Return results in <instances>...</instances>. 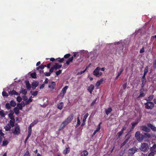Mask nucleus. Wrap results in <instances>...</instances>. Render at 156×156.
<instances>
[{
  "instance_id": "f257e3e1",
  "label": "nucleus",
  "mask_w": 156,
  "mask_h": 156,
  "mask_svg": "<svg viewBox=\"0 0 156 156\" xmlns=\"http://www.w3.org/2000/svg\"><path fill=\"white\" fill-rule=\"evenodd\" d=\"M135 136L139 141L141 142L144 140V135L141 134L140 131H137L136 133Z\"/></svg>"
},
{
  "instance_id": "f03ea898",
  "label": "nucleus",
  "mask_w": 156,
  "mask_h": 156,
  "mask_svg": "<svg viewBox=\"0 0 156 156\" xmlns=\"http://www.w3.org/2000/svg\"><path fill=\"white\" fill-rule=\"evenodd\" d=\"M100 69V68L97 67L94 71L93 74L96 77H99L102 75V73L99 72Z\"/></svg>"
},
{
  "instance_id": "7ed1b4c3",
  "label": "nucleus",
  "mask_w": 156,
  "mask_h": 156,
  "mask_svg": "<svg viewBox=\"0 0 156 156\" xmlns=\"http://www.w3.org/2000/svg\"><path fill=\"white\" fill-rule=\"evenodd\" d=\"M145 108L147 109H152L154 106V103L151 101H148L144 103Z\"/></svg>"
},
{
  "instance_id": "20e7f679",
  "label": "nucleus",
  "mask_w": 156,
  "mask_h": 156,
  "mask_svg": "<svg viewBox=\"0 0 156 156\" xmlns=\"http://www.w3.org/2000/svg\"><path fill=\"white\" fill-rule=\"evenodd\" d=\"M12 133L15 135H18L20 133V126H18L17 123L15 124L14 130L12 131Z\"/></svg>"
},
{
  "instance_id": "39448f33",
  "label": "nucleus",
  "mask_w": 156,
  "mask_h": 156,
  "mask_svg": "<svg viewBox=\"0 0 156 156\" xmlns=\"http://www.w3.org/2000/svg\"><path fill=\"white\" fill-rule=\"evenodd\" d=\"M123 48L122 46L119 49L117 48L116 50V54H117L118 53L120 56L122 57L124 56V51Z\"/></svg>"
},
{
  "instance_id": "423d86ee",
  "label": "nucleus",
  "mask_w": 156,
  "mask_h": 156,
  "mask_svg": "<svg viewBox=\"0 0 156 156\" xmlns=\"http://www.w3.org/2000/svg\"><path fill=\"white\" fill-rule=\"evenodd\" d=\"M140 149L143 151H147L149 149L148 144L146 143L142 144Z\"/></svg>"
},
{
  "instance_id": "0eeeda50",
  "label": "nucleus",
  "mask_w": 156,
  "mask_h": 156,
  "mask_svg": "<svg viewBox=\"0 0 156 156\" xmlns=\"http://www.w3.org/2000/svg\"><path fill=\"white\" fill-rule=\"evenodd\" d=\"M137 149L136 147H133L129 150L128 153L130 155H132L137 152Z\"/></svg>"
},
{
  "instance_id": "6e6552de",
  "label": "nucleus",
  "mask_w": 156,
  "mask_h": 156,
  "mask_svg": "<svg viewBox=\"0 0 156 156\" xmlns=\"http://www.w3.org/2000/svg\"><path fill=\"white\" fill-rule=\"evenodd\" d=\"M146 91L144 89H140V94L138 97L137 99H139L140 97H143L145 96Z\"/></svg>"
},
{
  "instance_id": "1a4fd4ad",
  "label": "nucleus",
  "mask_w": 156,
  "mask_h": 156,
  "mask_svg": "<svg viewBox=\"0 0 156 156\" xmlns=\"http://www.w3.org/2000/svg\"><path fill=\"white\" fill-rule=\"evenodd\" d=\"M68 88V87L67 86H66L64 88H63L61 91V95L62 98H63L65 94L66 90Z\"/></svg>"
},
{
  "instance_id": "9d476101",
  "label": "nucleus",
  "mask_w": 156,
  "mask_h": 156,
  "mask_svg": "<svg viewBox=\"0 0 156 156\" xmlns=\"http://www.w3.org/2000/svg\"><path fill=\"white\" fill-rule=\"evenodd\" d=\"M68 123L66 120L64 121L61 124L60 127L59 128V130H62L64 128L66 125L68 124Z\"/></svg>"
},
{
  "instance_id": "9b49d317",
  "label": "nucleus",
  "mask_w": 156,
  "mask_h": 156,
  "mask_svg": "<svg viewBox=\"0 0 156 156\" xmlns=\"http://www.w3.org/2000/svg\"><path fill=\"white\" fill-rule=\"evenodd\" d=\"M45 67H46V65H41L39 66L38 67H37L36 69L39 71V73H41L42 72L43 73L44 71H42L41 70H39L40 69H43Z\"/></svg>"
},
{
  "instance_id": "f8f14e48",
  "label": "nucleus",
  "mask_w": 156,
  "mask_h": 156,
  "mask_svg": "<svg viewBox=\"0 0 156 156\" xmlns=\"http://www.w3.org/2000/svg\"><path fill=\"white\" fill-rule=\"evenodd\" d=\"M147 126L148 127L150 128L152 131H156V127L152 124L150 123H148L147 124Z\"/></svg>"
},
{
  "instance_id": "ddd939ff",
  "label": "nucleus",
  "mask_w": 156,
  "mask_h": 156,
  "mask_svg": "<svg viewBox=\"0 0 156 156\" xmlns=\"http://www.w3.org/2000/svg\"><path fill=\"white\" fill-rule=\"evenodd\" d=\"M141 129L144 131L149 132L150 131V129L146 126H141Z\"/></svg>"
},
{
  "instance_id": "4468645a",
  "label": "nucleus",
  "mask_w": 156,
  "mask_h": 156,
  "mask_svg": "<svg viewBox=\"0 0 156 156\" xmlns=\"http://www.w3.org/2000/svg\"><path fill=\"white\" fill-rule=\"evenodd\" d=\"M73 114H71L70 116H69L65 120L69 124L70 123L72 120L73 119Z\"/></svg>"
},
{
  "instance_id": "2eb2a0df",
  "label": "nucleus",
  "mask_w": 156,
  "mask_h": 156,
  "mask_svg": "<svg viewBox=\"0 0 156 156\" xmlns=\"http://www.w3.org/2000/svg\"><path fill=\"white\" fill-rule=\"evenodd\" d=\"M94 88V86L93 84H91L88 88L87 90L89 91L90 94H91Z\"/></svg>"
},
{
  "instance_id": "dca6fc26",
  "label": "nucleus",
  "mask_w": 156,
  "mask_h": 156,
  "mask_svg": "<svg viewBox=\"0 0 156 156\" xmlns=\"http://www.w3.org/2000/svg\"><path fill=\"white\" fill-rule=\"evenodd\" d=\"M89 115L88 113H86L84 116L83 120V122L82 123L81 126H83L85 124V122L86 121V119Z\"/></svg>"
},
{
  "instance_id": "f3484780",
  "label": "nucleus",
  "mask_w": 156,
  "mask_h": 156,
  "mask_svg": "<svg viewBox=\"0 0 156 156\" xmlns=\"http://www.w3.org/2000/svg\"><path fill=\"white\" fill-rule=\"evenodd\" d=\"M39 83L38 81H35L33 82L31 85L33 89H34L38 85Z\"/></svg>"
},
{
  "instance_id": "a211bd4d",
  "label": "nucleus",
  "mask_w": 156,
  "mask_h": 156,
  "mask_svg": "<svg viewBox=\"0 0 156 156\" xmlns=\"http://www.w3.org/2000/svg\"><path fill=\"white\" fill-rule=\"evenodd\" d=\"M9 95L11 96H12L13 95H19L18 93L14 90L9 91Z\"/></svg>"
},
{
  "instance_id": "6ab92c4d",
  "label": "nucleus",
  "mask_w": 156,
  "mask_h": 156,
  "mask_svg": "<svg viewBox=\"0 0 156 156\" xmlns=\"http://www.w3.org/2000/svg\"><path fill=\"white\" fill-rule=\"evenodd\" d=\"M57 108L60 110H62L63 107V103L62 102H60L57 105Z\"/></svg>"
},
{
  "instance_id": "aec40b11",
  "label": "nucleus",
  "mask_w": 156,
  "mask_h": 156,
  "mask_svg": "<svg viewBox=\"0 0 156 156\" xmlns=\"http://www.w3.org/2000/svg\"><path fill=\"white\" fill-rule=\"evenodd\" d=\"M55 69H57L60 68L62 66V64H59L58 63H55V65L53 66Z\"/></svg>"
},
{
  "instance_id": "412c9836",
  "label": "nucleus",
  "mask_w": 156,
  "mask_h": 156,
  "mask_svg": "<svg viewBox=\"0 0 156 156\" xmlns=\"http://www.w3.org/2000/svg\"><path fill=\"white\" fill-rule=\"evenodd\" d=\"M151 152L154 153L156 150V144H154L153 146L150 148Z\"/></svg>"
},
{
  "instance_id": "4be33fe9",
  "label": "nucleus",
  "mask_w": 156,
  "mask_h": 156,
  "mask_svg": "<svg viewBox=\"0 0 156 156\" xmlns=\"http://www.w3.org/2000/svg\"><path fill=\"white\" fill-rule=\"evenodd\" d=\"M112 110V108L111 107H109L108 109H105V112L106 114L108 115Z\"/></svg>"
},
{
  "instance_id": "5701e85b",
  "label": "nucleus",
  "mask_w": 156,
  "mask_h": 156,
  "mask_svg": "<svg viewBox=\"0 0 156 156\" xmlns=\"http://www.w3.org/2000/svg\"><path fill=\"white\" fill-rule=\"evenodd\" d=\"M154 95H150L147 98H145L144 100L146 101L147 102L151 101L154 98Z\"/></svg>"
},
{
  "instance_id": "b1692460",
  "label": "nucleus",
  "mask_w": 156,
  "mask_h": 156,
  "mask_svg": "<svg viewBox=\"0 0 156 156\" xmlns=\"http://www.w3.org/2000/svg\"><path fill=\"white\" fill-rule=\"evenodd\" d=\"M88 154V152L86 150H84L80 153L81 156H87Z\"/></svg>"
},
{
  "instance_id": "393cba45",
  "label": "nucleus",
  "mask_w": 156,
  "mask_h": 156,
  "mask_svg": "<svg viewBox=\"0 0 156 156\" xmlns=\"http://www.w3.org/2000/svg\"><path fill=\"white\" fill-rule=\"evenodd\" d=\"M103 79H101L100 80H98L96 83L95 86L96 87H98L100 86L101 83L103 81Z\"/></svg>"
},
{
  "instance_id": "a878e982",
  "label": "nucleus",
  "mask_w": 156,
  "mask_h": 156,
  "mask_svg": "<svg viewBox=\"0 0 156 156\" xmlns=\"http://www.w3.org/2000/svg\"><path fill=\"white\" fill-rule=\"evenodd\" d=\"M70 152V148L69 147H66V148L63 151V153L65 154H66L68 153H69Z\"/></svg>"
},
{
  "instance_id": "bb28decb",
  "label": "nucleus",
  "mask_w": 156,
  "mask_h": 156,
  "mask_svg": "<svg viewBox=\"0 0 156 156\" xmlns=\"http://www.w3.org/2000/svg\"><path fill=\"white\" fill-rule=\"evenodd\" d=\"M11 126H10L9 124H8L7 125L5 126L4 128L5 130L6 131H8L10 130L11 129Z\"/></svg>"
},
{
  "instance_id": "cd10ccee",
  "label": "nucleus",
  "mask_w": 156,
  "mask_h": 156,
  "mask_svg": "<svg viewBox=\"0 0 156 156\" xmlns=\"http://www.w3.org/2000/svg\"><path fill=\"white\" fill-rule=\"evenodd\" d=\"M15 122V119L14 120H10L9 121V125L11 127H13L14 126V123Z\"/></svg>"
},
{
  "instance_id": "c85d7f7f",
  "label": "nucleus",
  "mask_w": 156,
  "mask_h": 156,
  "mask_svg": "<svg viewBox=\"0 0 156 156\" xmlns=\"http://www.w3.org/2000/svg\"><path fill=\"white\" fill-rule=\"evenodd\" d=\"M56 83L54 82H52L51 83V85L48 86V87L50 88L53 89L54 88L55 86Z\"/></svg>"
},
{
  "instance_id": "c756f323",
  "label": "nucleus",
  "mask_w": 156,
  "mask_h": 156,
  "mask_svg": "<svg viewBox=\"0 0 156 156\" xmlns=\"http://www.w3.org/2000/svg\"><path fill=\"white\" fill-rule=\"evenodd\" d=\"M137 122H133L132 123V124H131V125H132V128L130 130V131H129V132L128 133H127V134L126 136H127L128 135V133H129V132H130L131 131L134 129V128L135 126V125H137Z\"/></svg>"
},
{
  "instance_id": "7c9ffc66",
  "label": "nucleus",
  "mask_w": 156,
  "mask_h": 156,
  "mask_svg": "<svg viewBox=\"0 0 156 156\" xmlns=\"http://www.w3.org/2000/svg\"><path fill=\"white\" fill-rule=\"evenodd\" d=\"M144 136V139H146V138H149L151 136V135L148 133H145L144 135H143Z\"/></svg>"
},
{
  "instance_id": "2f4dec72",
  "label": "nucleus",
  "mask_w": 156,
  "mask_h": 156,
  "mask_svg": "<svg viewBox=\"0 0 156 156\" xmlns=\"http://www.w3.org/2000/svg\"><path fill=\"white\" fill-rule=\"evenodd\" d=\"M73 59V56L72 57H71L69 58L68 60L66 61V64H67V65H69V63L70 62H72Z\"/></svg>"
},
{
  "instance_id": "473e14b6",
  "label": "nucleus",
  "mask_w": 156,
  "mask_h": 156,
  "mask_svg": "<svg viewBox=\"0 0 156 156\" xmlns=\"http://www.w3.org/2000/svg\"><path fill=\"white\" fill-rule=\"evenodd\" d=\"M20 92L21 93L23 94L26 95L27 93V91L26 89L22 88Z\"/></svg>"
},
{
  "instance_id": "72a5a7b5",
  "label": "nucleus",
  "mask_w": 156,
  "mask_h": 156,
  "mask_svg": "<svg viewBox=\"0 0 156 156\" xmlns=\"http://www.w3.org/2000/svg\"><path fill=\"white\" fill-rule=\"evenodd\" d=\"M14 111L16 115H18L19 113V109L17 107H15L14 108Z\"/></svg>"
},
{
  "instance_id": "f704fd0d",
  "label": "nucleus",
  "mask_w": 156,
  "mask_h": 156,
  "mask_svg": "<svg viewBox=\"0 0 156 156\" xmlns=\"http://www.w3.org/2000/svg\"><path fill=\"white\" fill-rule=\"evenodd\" d=\"M26 84L27 89L30 90L31 88V85L29 81H27L26 82Z\"/></svg>"
},
{
  "instance_id": "c9c22d12",
  "label": "nucleus",
  "mask_w": 156,
  "mask_h": 156,
  "mask_svg": "<svg viewBox=\"0 0 156 156\" xmlns=\"http://www.w3.org/2000/svg\"><path fill=\"white\" fill-rule=\"evenodd\" d=\"M32 96H31L30 98L28 100L25 102V104L27 105H28L32 101V99L31 98Z\"/></svg>"
},
{
  "instance_id": "e433bc0d",
  "label": "nucleus",
  "mask_w": 156,
  "mask_h": 156,
  "mask_svg": "<svg viewBox=\"0 0 156 156\" xmlns=\"http://www.w3.org/2000/svg\"><path fill=\"white\" fill-rule=\"evenodd\" d=\"M38 122V120L36 119L34 121V122L30 124L31 126H34L35 125L37 124Z\"/></svg>"
},
{
  "instance_id": "4c0bfd02",
  "label": "nucleus",
  "mask_w": 156,
  "mask_h": 156,
  "mask_svg": "<svg viewBox=\"0 0 156 156\" xmlns=\"http://www.w3.org/2000/svg\"><path fill=\"white\" fill-rule=\"evenodd\" d=\"M9 143V142L7 140H4L2 142V146H6Z\"/></svg>"
},
{
  "instance_id": "58836bf2",
  "label": "nucleus",
  "mask_w": 156,
  "mask_h": 156,
  "mask_svg": "<svg viewBox=\"0 0 156 156\" xmlns=\"http://www.w3.org/2000/svg\"><path fill=\"white\" fill-rule=\"evenodd\" d=\"M80 123L81 122L80 119H79V117L78 116L77 118V124L75 126L76 127H77L80 124Z\"/></svg>"
},
{
  "instance_id": "ea45409f",
  "label": "nucleus",
  "mask_w": 156,
  "mask_h": 156,
  "mask_svg": "<svg viewBox=\"0 0 156 156\" xmlns=\"http://www.w3.org/2000/svg\"><path fill=\"white\" fill-rule=\"evenodd\" d=\"M8 116L11 119V120H14L15 119L12 114L10 113L9 114Z\"/></svg>"
},
{
  "instance_id": "a19ab883",
  "label": "nucleus",
  "mask_w": 156,
  "mask_h": 156,
  "mask_svg": "<svg viewBox=\"0 0 156 156\" xmlns=\"http://www.w3.org/2000/svg\"><path fill=\"white\" fill-rule=\"evenodd\" d=\"M11 105L13 107H14L16 105V102L13 101H11L10 102Z\"/></svg>"
},
{
  "instance_id": "79ce46f5",
  "label": "nucleus",
  "mask_w": 156,
  "mask_h": 156,
  "mask_svg": "<svg viewBox=\"0 0 156 156\" xmlns=\"http://www.w3.org/2000/svg\"><path fill=\"white\" fill-rule=\"evenodd\" d=\"M30 75L31 77L33 78H36L37 77L36 74L35 73H31Z\"/></svg>"
},
{
  "instance_id": "37998d69",
  "label": "nucleus",
  "mask_w": 156,
  "mask_h": 156,
  "mask_svg": "<svg viewBox=\"0 0 156 156\" xmlns=\"http://www.w3.org/2000/svg\"><path fill=\"white\" fill-rule=\"evenodd\" d=\"M0 115L2 117H5V114L4 113L3 110H2L0 111Z\"/></svg>"
},
{
  "instance_id": "c03bdc74",
  "label": "nucleus",
  "mask_w": 156,
  "mask_h": 156,
  "mask_svg": "<svg viewBox=\"0 0 156 156\" xmlns=\"http://www.w3.org/2000/svg\"><path fill=\"white\" fill-rule=\"evenodd\" d=\"M148 67L147 66H146L144 69V74H146L148 72Z\"/></svg>"
},
{
  "instance_id": "a18cd8bd",
  "label": "nucleus",
  "mask_w": 156,
  "mask_h": 156,
  "mask_svg": "<svg viewBox=\"0 0 156 156\" xmlns=\"http://www.w3.org/2000/svg\"><path fill=\"white\" fill-rule=\"evenodd\" d=\"M101 123H102V122H101L98 124V127L95 130L96 131V132H98L101 129Z\"/></svg>"
},
{
  "instance_id": "49530a36",
  "label": "nucleus",
  "mask_w": 156,
  "mask_h": 156,
  "mask_svg": "<svg viewBox=\"0 0 156 156\" xmlns=\"http://www.w3.org/2000/svg\"><path fill=\"white\" fill-rule=\"evenodd\" d=\"M5 107L8 109H9L11 108V105L9 103H7L6 104Z\"/></svg>"
},
{
  "instance_id": "de8ad7c7",
  "label": "nucleus",
  "mask_w": 156,
  "mask_h": 156,
  "mask_svg": "<svg viewBox=\"0 0 156 156\" xmlns=\"http://www.w3.org/2000/svg\"><path fill=\"white\" fill-rule=\"evenodd\" d=\"M16 107L18 108L19 110H22L23 108L21 104L20 103L18 104L17 105Z\"/></svg>"
},
{
  "instance_id": "09e8293b",
  "label": "nucleus",
  "mask_w": 156,
  "mask_h": 156,
  "mask_svg": "<svg viewBox=\"0 0 156 156\" xmlns=\"http://www.w3.org/2000/svg\"><path fill=\"white\" fill-rule=\"evenodd\" d=\"M123 132L121 130L120 131L117 133V135H118V138H119L120 137L123 133Z\"/></svg>"
},
{
  "instance_id": "8fccbe9b",
  "label": "nucleus",
  "mask_w": 156,
  "mask_h": 156,
  "mask_svg": "<svg viewBox=\"0 0 156 156\" xmlns=\"http://www.w3.org/2000/svg\"><path fill=\"white\" fill-rule=\"evenodd\" d=\"M2 95L3 97H8L9 96L8 94L5 91H3L2 92Z\"/></svg>"
},
{
  "instance_id": "3c124183",
  "label": "nucleus",
  "mask_w": 156,
  "mask_h": 156,
  "mask_svg": "<svg viewBox=\"0 0 156 156\" xmlns=\"http://www.w3.org/2000/svg\"><path fill=\"white\" fill-rule=\"evenodd\" d=\"M57 59H58V61L60 63L62 62L64 60V58H57Z\"/></svg>"
},
{
  "instance_id": "603ef678",
  "label": "nucleus",
  "mask_w": 156,
  "mask_h": 156,
  "mask_svg": "<svg viewBox=\"0 0 156 156\" xmlns=\"http://www.w3.org/2000/svg\"><path fill=\"white\" fill-rule=\"evenodd\" d=\"M16 100L17 101L20 103L22 100V99L20 96H19L17 97L16 98Z\"/></svg>"
},
{
  "instance_id": "864d4df0",
  "label": "nucleus",
  "mask_w": 156,
  "mask_h": 156,
  "mask_svg": "<svg viewBox=\"0 0 156 156\" xmlns=\"http://www.w3.org/2000/svg\"><path fill=\"white\" fill-rule=\"evenodd\" d=\"M153 68L154 69H156V59L154 60L153 62Z\"/></svg>"
},
{
  "instance_id": "5fc2aeb1",
  "label": "nucleus",
  "mask_w": 156,
  "mask_h": 156,
  "mask_svg": "<svg viewBox=\"0 0 156 156\" xmlns=\"http://www.w3.org/2000/svg\"><path fill=\"white\" fill-rule=\"evenodd\" d=\"M33 126H31V125H30L28 127V133H31L32 132V127Z\"/></svg>"
},
{
  "instance_id": "6e6d98bb",
  "label": "nucleus",
  "mask_w": 156,
  "mask_h": 156,
  "mask_svg": "<svg viewBox=\"0 0 156 156\" xmlns=\"http://www.w3.org/2000/svg\"><path fill=\"white\" fill-rule=\"evenodd\" d=\"M24 156H30L29 152L27 150L25 153Z\"/></svg>"
},
{
  "instance_id": "4d7b16f0",
  "label": "nucleus",
  "mask_w": 156,
  "mask_h": 156,
  "mask_svg": "<svg viewBox=\"0 0 156 156\" xmlns=\"http://www.w3.org/2000/svg\"><path fill=\"white\" fill-rule=\"evenodd\" d=\"M62 71V70H59L58 71H56L55 73L56 74L57 76L59 75L61 73Z\"/></svg>"
},
{
  "instance_id": "13d9d810",
  "label": "nucleus",
  "mask_w": 156,
  "mask_h": 156,
  "mask_svg": "<svg viewBox=\"0 0 156 156\" xmlns=\"http://www.w3.org/2000/svg\"><path fill=\"white\" fill-rule=\"evenodd\" d=\"M38 94V91H36L34 92H33L32 93V95L33 96H36Z\"/></svg>"
},
{
  "instance_id": "bf43d9fd",
  "label": "nucleus",
  "mask_w": 156,
  "mask_h": 156,
  "mask_svg": "<svg viewBox=\"0 0 156 156\" xmlns=\"http://www.w3.org/2000/svg\"><path fill=\"white\" fill-rule=\"evenodd\" d=\"M123 71V69H120V71L118 72V74H117V76H119L121 75V74L122 73V72Z\"/></svg>"
},
{
  "instance_id": "052dcab7",
  "label": "nucleus",
  "mask_w": 156,
  "mask_h": 156,
  "mask_svg": "<svg viewBox=\"0 0 156 156\" xmlns=\"http://www.w3.org/2000/svg\"><path fill=\"white\" fill-rule=\"evenodd\" d=\"M127 82H126L124 84H123L122 85V87H123V89L124 90H125L126 87V86H127Z\"/></svg>"
},
{
  "instance_id": "680f3d73",
  "label": "nucleus",
  "mask_w": 156,
  "mask_h": 156,
  "mask_svg": "<svg viewBox=\"0 0 156 156\" xmlns=\"http://www.w3.org/2000/svg\"><path fill=\"white\" fill-rule=\"evenodd\" d=\"M70 56V54H66L64 56V58H69Z\"/></svg>"
},
{
  "instance_id": "e2e57ef3",
  "label": "nucleus",
  "mask_w": 156,
  "mask_h": 156,
  "mask_svg": "<svg viewBox=\"0 0 156 156\" xmlns=\"http://www.w3.org/2000/svg\"><path fill=\"white\" fill-rule=\"evenodd\" d=\"M86 70V69L83 71H81L80 72L78 73H77V75H81L83 73H84L85 72Z\"/></svg>"
},
{
  "instance_id": "0e129e2a",
  "label": "nucleus",
  "mask_w": 156,
  "mask_h": 156,
  "mask_svg": "<svg viewBox=\"0 0 156 156\" xmlns=\"http://www.w3.org/2000/svg\"><path fill=\"white\" fill-rule=\"evenodd\" d=\"M97 99L96 98L91 103V106H93L94 105L95 103V102L96 101Z\"/></svg>"
},
{
  "instance_id": "69168bd1",
  "label": "nucleus",
  "mask_w": 156,
  "mask_h": 156,
  "mask_svg": "<svg viewBox=\"0 0 156 156\" xmlns=\"http://www.w3.org/2000/svg\"><path fill=\"white\" fill-rule=\"evenodd\" d=\"M54 69H55V68H54V66L51 67V68L49 70V72L51 73H52L53 72V70Z\"/></svg>"
},
{
  "instance_id": "338daca9",
  "label": "nucleus",
  "mask_w": 156,
  "mask_h": 156,
  "mask_svg": "<svg viewBox=\"0 0 156 156\" xmlns=\"http://www.w3.org/2000/svg\"><path fill=\"white\" fill-rule=\"evenodd\" d=\"M45 76H50L51 73L50 72H46L44 73Z\"/></svg>"
},
{
  "instance_id": "774afa93",
  "label": "nucleus",
  "mask_w": 156,
  "mask_h": 156,
  "mask_svg": "<svg viewBox=\"0 0 156 156\" xmlns=\"http://www.w3.org/2000/svg\"><path fill=\"white\" fill-rule=\"evenodd\" d=\"M154 153L150 152L147 156H154Z\"/></svg>"
}]
</instances>
